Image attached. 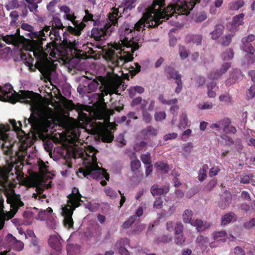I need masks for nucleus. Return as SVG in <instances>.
I'll list each match as a JSON object with an SVG mask.
<instances>
[{
    "mask_svg": "<svg viewBox=\"0 0 255 255\" xmlns=\"http://www.w3.org/2000/svg\"><path fill=\"white\" fill-rule=\"evenodd\" d=\"M137 9L139 12L145 10L142 17L134 26H126L124 30H121V43H115L112 48L108 49L104 54L105 58L116 66H122L133 60V52L140 47L133 37L135 31H143L145 27L155 28L159 25V0H154L151 5L147 8L144 4H140Z\"/></svg>",
    "mask_w": 255,
    "mask_h": 255,
    "instance_id": "nucleus-1",
    "label": "nucleus"
},
{
    "mask_svg": "<svg viewBox=\"0 0 255 255\" xmlns=\"http://www.w3.org/2000/svg\"><path fill=\"white\" fill-rule=\"evenodd\" d=\"M68 106L71 110H75L78 112L80 120L84 121L88 119L87 114L83 112V111H87L86 106L79 103L75 104L71 100L69 101Z\"/></svg>",
    "mask_w": 255,
    "mask_h": 255,
    "instance_id": "nucleus-15",
    "label": "nucleus"
},
{
    "mask_svg": "<svg viewBox=\"0 0 255 255\" xmlns=\"http://www.w3.org/2000/svg\"><path fill=\"white\" fill-rule=\"evenodd\" d=\"M255 96V85H252L247 93L248 99H252Z\"/></svg>",
    "mask_w": 255,
    "mask_h": 255,
    "instance_id": "nucleus-61",
    "label": "nucleus"
},
{
    "mask_svg": "<svg viewBox=\"0 0 255 255\" xmlns=\"http://www.w3.org/2000/svg\"><path fill=\"white\" fill-rule=\"evenodd\" d=\"M244 4L243 0H238L230 3L229 7L231 10H238Z\"/></svg>",
    "mask_w": 255,
    "mask_h": 255,
    "instance_id": "nucleus-34",
    "label": "nucleus"
},
{
    "mask_svg": "<svg viewBox=\"0 0 255 255\" xmlns=\"http://www.w3.org/2000/svg\"><path fill=\"white\" fill-rule=\"evenodd\" d=\"M202 40V36L200 34L193 35L191 36V41L197 45L201 44Z\"/></svg>",
    "mask_w": 255,
    "mask_h": 255,
    "instance_id": "nucleus-49",
    "label": "nucleus"
},
{
    "mask_svg": "<svg viewBox=\"0 0 255 255\" xmlns=\"http://www.w3.org/2000/svg\"><path fill=\"white\" fill-rule=\"evenodd\" d=\"M19 92L16 93L10 85H6L3 88L0 86V101L8 100L12 104L19 102L30 105L34 103L35 93L33 91L20 90Z\"/></svg>",
    "mask_w": 255,
    "mask_h": 255,
    "instance_id": "nucleus-4",
    "label": "nucleus"
},
{
    "mask_svg": "<svg viewBox=\"0 0 255 255\" xmlns=\"http://www.w3.org/2000/svg\"><path fill=\"white\" fill-rule=\"evenodd\" d=\"M233 35L231 34L226 35L222 38L221 44L223 46H228L232 41Z\"/></svg>",
    "mask_w": 255,
    "mask_h": 255,
    "instance_id": "nucleus-50",
    "label": "nucleus"
},
{
    "mask_svg": "<svg viewBox=\"0 0 255 255\" xmlns=\"http://www.w3.org/2000/svg\"><path fill=\"white\" fill-rule=\"evenodd\" d=\"M230 121L229 119H226L223 120L222 122V126H223V130L225 132L227 133H235L236 132V128L232 126H230L229 124Z\"/></svg>",
    "mask_w": 255,
    "mask_h": 255,
    "instance_id": "nucleus-24",
    "label": "nucleus"
},
{
    "mask_svg": "<svg viewBox=\"0 0 255 255\" xmlns=\"http://www.w3.org/2000/svg\"><path fill=\"white\" fill-rule=\"evenodd\" d=\"M144 92V89L142 87L136 86L130 88L129 89V95L130 97H132L134 96L135 93L142 94Z\"/></svg>",
    "mask_w": 255,
    "mask_h": 255,
    "instance_id": "nucleus-33",
    "label": "nucleus"
},
{
    "mask_svg": "<svg viewBox=\"0 0 255 255\" xmlns=\"http://www.w3.org/2000/svg\"><path fill=\"white\" fill-rule=\"evenodd\" d=\"M253 177V175L252 174L250 175H244L241 177L240 182L244 184L249 183L251 178Z\"/></svg>",
    "mask_w": 255,
    "mask_h": 255,
    "instance_id": "nucleus-63",
    "label": "nucleus"
},
{
    "mask_svg": "<svg viewBox=\"0 0 255 255\" xmlns=\"http://www.w3.org/2000/svg\"><path fill=\"white\" fill-rule=\"evenodd\" d=\"M6 239L13 245V248L15 251H20L23 249L24 244L23 242L17 241L11 234H8Z\"/></svg>",
    "mask_w": 255,
    "mask_h": 255,
    "instance_id": "nucleus-19",
    "label": "nucleus"
},
{
    "mask_svg": "<svg viewBox=\"0 0 255 255\" xmlns=\"http://www.w3.org/2000/svg\"><path fill=\"white\" fill-rule=\"evenodd\" d=\"M231 201V195L229 192H224L223 194L221 195V200L219 203V206L221 209H225L229 206Z\"/></svg>",
    "mask_w": 255,
    "mask_h": 255,
    "instance_id": "nucleus-21",
    "label": "nucleus"
},
{
    "mask_svg": "<svg viewBox=\"0 0 255 255\" xmlns=\"http://www.w3.org/2000/svg\"><path fill=\"white\" fill-rule=\"evenodd\" d=\"M255 226V218H253L250 221L245 222L244 224L243 227L247 229H250Z\"/></svg>",
    "mask_w": 255,
    "mask_h": 255,
    "instance_id": "nucleus-58",
    "label": "nucleus"
},
{
    "mask_svg": "<svg viewBox=\"0 0 255 255\" xmlns=\"http://www.w3.org/2000/svg\"><path fill=\"white\" fill-rule=\"evenodd\" d=\"M122 8L123 6H119V8L113 7L112 8V12L108 14L109 21H107L106 22H109L113 28L114 26L118 24V16L120 10H122Z\"/></svg>",
    "mask_w": 255,
    "mask_h": 255,
    "instance_id": "nucleus-17",
    "label": "nucleus"
},
{
    "mask_svg": "<svg viewBox=\"0 0 255 255\" xmlns=\"http://www.w3.org/2000/svg\"><path fill=\"white\" fill-rule=\"evenodd\" d=\"M48 243L50 246L57 252H60L62 250V245L59 237L53 235L49 238Z\"/></svg>",
    "mask_w": 255,
    "mask_h": 255,
    "instance_id": "nucleus-18",
    "label": "nucleus"
},
{
    "mask_svg": "<svg viewBox=\"0 0 255 255\" xmlns=\"http://www.w3.org/2000/svg\"><path fill=\"white\" fill-rule=\"evenodd\" d=\"M136 220V216L132 215L128 220L126 221L123 224V229H127L129 228L134 223Z\"/></svg>",
    "mask_w": 255,
    "mask_h": 255,
    "instance_id": "nucleus-36",
    "label": "nucleus"
},
{
    "mask_svg": "<svg viewBox=\"0 0 255 255\" xmlns=\"http://www.w3.org/2000/svg\"><path fill=\"white\" fill-rule=\"evenodd\" d=\"M193 216L192 211L190 209H187L185 210L182 215L183 220L185 223H190L191 224V222L192 220V217Z\"/></svg>",
    "mask_w": 255,
    "mask_h": 255,
    "instance_id": "nucleus-31",
    "label": "nucleus"
},
{
    "mask_svg": "<svg viewBox=\"0 0 255 255\" xmlns=\"http://www.w3.org/2000/svg\"><path fill=\"white\" fill-rule=\"evenodd\" d=\"M2 40L8 44L16 45L19 43V40L16 39V36L12 34L3 36Z\"/></svg>",
    "mask_w": 255,
    "mask_h": 255,
    "instance_id": "nucleus-29",
    "label": "nucleus"
},
{
    "mask_svg": "<svg viewBox=\"0 0 255 255\" xmlns=\"http://www.w3.org/2000/svg\"><path fill=\"white\" fill-rule=\"evenodd\" d=\"M217 183V180L216 179H212L206 185V189L208 191L212 190L216 185Z\"/></svg>",
    "mask_w": 255,
    "mask_h": 255,
    "instance_id": "nucleus-60",
    "label": "nucleus"
},
{
    "mask_svg": "<svg viewBox=\"0 0 255 255\" xmlns=\"http://www.w3.org/2000/svg\"><path fill=\"white\" fill-rule=\"evenodd\" d=\"M188 119L187 115L185 114H183L180 117V123L179 124V128H185L187 126Z\"/></svg>",
    "mask_w": 255,
    "mask_h": 255,
    "instance_id": "nucleus-43",
    "label": "nucleus"
},
{
    "mask_svg": "<svg viewBox=\"0 0 255 255\" xmlns=\"http://www.w3.org/2000/svg\"><path fill=\"white\" fill-rule=\"evenodd\" d=\"M222 59L224 61H228L232 59L234 57V52L231 49H228L222 53Z\"/></svg>",
    "mask_w": 255,
    "mask_h": 255,
    "instance_id": "nucleus-35",
    "label": "nucleus"
},
{
    "mask_svg": "<svg viewBox=\"0 0 255 255\" xmlns=\"http://www.w3.org/2000/svg\"><path fill=\"white\" fill-rule=\"evenodd\" d=\"M244 16V14L243 13H241L238 15H236L233 17V22L235 25H240L241 24L243 17Z\"/></svg>",
    "mask_w": 255,
    "mask_h": 255,
    "instance_id": "nucleus-54",
    "label": "nucleus"
},
{
    "mask_svg": "<svg viewBox=\"0 0 255 255\" xmlns=\"http://www.w3.org/2000/svg\"><path fill=\"white\" fill-rule=\"evenodd\" d=\"M99 85V83L97 81L94 80L88 84V89L91 91H95L97 89Z\"/></svg>",
    "mask_w": 255,
    "mask_h": 255,
    "instance_id": "nucleus-56",
    "label": "nucleus"
},
{
    "mask_svg": "<svg viewBox=\"0 0 255 255\" xmlns=\"http://www.w3.org/2000/svg\"><path fill=\"white\" fill-rule=\"evenodd\" d=\"M68 200L67 204L62 207V215L64 217V224L65 226L69 228L73 226L74 222L72 219V215L74 211L76 208L80 207L81 205V202L82 197L78 188L74 187L71 194L67 196Z\"/></svg>",
    "mask_w": 255,
    "mask_h": 255,
    "instance_id": "nucleus-5",
    "label": "nucleus"
},
{
    "mask_svg": "<svg viewBox=\"0 0 255 255\" xmlns=\"http://www.w3.org/2000/svg\"><path fill=\"white\" fill-rule=\"evenodd\" d=\"M10 127L8 125H0V140L3 141L1 145V149L3 153L5 155H10L12 154V145L8 140V135L6 133L7 131L10 130Z\"/></svg>",
    "mask_w": 255,
    "mask_h": 255,
    "instance_id": "nucleus-11",
    "label": "nucleus"
},
{
    "mask_svg": "<svg viewBox=\"0 0 255 255\" xmlns=\"http://www.w3.org/2000/svg\"><path fill=\"white\" fill-rule=\"evenodd\" d=\"M191 225L196 227L198 232L202 231L208 228L206 223H204L202 220L199 219L193 220L191 222Z\"/></svg>",
    "mask_w": 255,
    "mask_h": 255,
    "instance_id": "nucleus-27",
    "label": "nucleus"
},
{
    "mask_svg": "<svg viewBox=\"0 0 255 255\" xmlns=\"http://www.w3.org/2000/svg\"><path fill=\"white\" fill-rule=\"evenodd\" d=\"M129 240L127 238H122L118 240L115 245V248L118 251L121 249H125L126 246H129Z\"/></svg>",
    "mask_w": 255,
    "mask_h": 255,
    "instance_id": "nucleus-25",
    "label": "nucleus"
},
{
    "mask_svg": "<svg viewBox=\"0 0 255 255\" xmlns=\"http://www.w3.org/2000/svg\"><path fill=\"white\" fill-rule=\"evenodd\" d=\"M21 28L29 32L25 33L26 36L32 39L30 41L29 51L33 52V54L37 60L35 63L36 67L40 71H46L48 69L49 60L47 58V53L45 52L43 48V40L45 38H42L44 34L41 30L39 31H33V27L25 23L21 24Z\"/></svg>",
    "mask_w": 255,
    "mask_h": 255,
    "instance_id": "nucleus-2",
    "label": "nucleus"
},
{
    "mask_svg": "<svg viewBox=\"0 0 255 255\" xmlns=\"http://www.w3.org/2000/svg\"><path fill=\"white\" fill-rule=\"evenodd\" d=\"M17 163H19V165H16L14 167V170L15 171V174L16 175V177H20L23 178L24 176V174L22 173V169L23 166V164L19 161H18L17 163H11L10 165L9 166V168H11L10 170L12 169V168L14 167L15 164Z\"/></svg>",
    "mask_w": 255,
    "mask_h": 255,
    "instance_id": "nucleus-26",
    "label": "nucleus"
},
{
    "mask_svg": "<svg viewBox=\"0 0 255 255\" xmlns=\"http://www.w3.org/2000/svg\"><path fill=\"white\" fill-rule=\"evenodd\" d=\"M10 169L5 168H0V186L6 187L8 185V174Z\"/></svg>",
    "mask_w": 255,
    "mask_h": 255,
    "instance_id": "nucleus-20",
    "label": "nucleus"
},
{
    "mask_svg": "<svg viewBox=\"0 0 255 255\" xmlns=\"http://www.w3.org/2000/svg\"><path fill=\"white\" fill-rule=\"evenodd\" d=\"M6 201L7 203L10 205L11 212L12 217L17 212L20 207L24 206V203L21 201L20 196L16 194L14 191L11 192L7 196Z\"/></svg>",
    "mask_w": 255,
    "mask_h": 255,
    "instance_id": "nucleus-13",
    "label": "nucleus"
},
{
    "mask_svg": "<svg viewBox=\"0 0 255 255\" xmlns=\"http://www.w3.org/2000/svg\"><path fill=\"white\" fill-rule=\"evenodd\" d=\"M9 122L11 124L12 128H13V130L14 131H23L21 129V128L22 127V123L21 122L18 121V124H19V126H17L16 121L14 119H10L9 120Z\"/></svg>",
    "mask_w": 255,
    "mask_h": 255,
    "instance_id": "nucleus-46",
    "label": "nucleus"
},
{
    "mask_svg": "<svg viewBox=\"0 0 255 255\" xmlns=\"http://www.w3.org/2000/svg\"><path fill=\"white\" fill-rule=\"evenodd\" d=\"M114 138V134L112 132L106 130L102 134V139L103 142L110 143L111 142Z\"/></svg>",
    "mask_w": 255,
    "mask_h": 255,
    "instance_id": "nucleus-30",
    "label": "nucleus"
},
{
    "mask_svg": "<svg viewBox=\"0 0 255 255\" xmlns=\"http://www.w3.org/2000/svg\"><path fill=\"white\" fill-rule=\"evenodd\" d=\"M201 0H172V3L169 5L166 9H162L164 6L165 0H160V19L169 18L174 16V14L178 15H188L190 11L193 8L196 3Z\"/></svg>",
    "mask_w": 255,
    "mask_h": 255,
    "instance_id": "nucleus-3",
    "label": "nucleus"
},
{
    "mask_svg": "<svg viewBox=\"0 0 255 255\" xmlns=\"http://www.w3.org/2000/svg\"><path fill=\"white\" fill-rule=\"evenodd\" d=\"M50 26H45L41 30L43 32L44 35L41 36L42 38H45L43 41L46 40L47 36L50 37V39L52 41L49 43H47L46 48L45 49L47 53L50 52V55H52V50L57 48L58 45L60 44L62 42V38L60 35L59 31L60 29L51 28Z\"/></svg>",
    "mask_w": 255,
    "mask_h": 255,
    "instance_id": "nucleus-9",
    "label": "nucleus"
},
{
    "mask_svg": "<svg viewBox=\"0 0 255 255\" xmlns=\"http://www.w3.org/2000/svg\"><path fill=\"white\" fill-rule=\"evenodd\" d=\"M184 226L183 224L180 222H177L175 224L174 231L175 235L182 234L183 232Z\"/></svg>",
    "mask_w": 255,
    "mask_h": 255,
    "instance_id": "nucleus-42",
    "label": "nucleus"
},
{
    "mask_svg": "<svg viewBox=\"0 0 255 255\" xmlns=\"http://www.w3.org/2000/svg\"><path fill=\"white\" fill-rule=\"evenodd\" d=\"M28 3V7L31 12L36 11L38 8V4L37 3L34 2V0H25Z\"/></svg>",
    "mask_w": 255,
    "mask_h": 255,
    "instance_id": "nucleus-45",
    "label": "nucleus"
},
{
    "mask_svg": "<svg viewBox=\"0 0 255 255\" xmlns=\"http://www.w3.org/2000/svg\"><path fill=\"white\" fill-rule=\"evenodd\" d=\"M240 71L238 69H235L230 74L229 80L231 82L234 83L237 80H238L240 76Z\"/></svg>",
    "mask_w": 255,
    "mask_h": 255,
    "instance_id": "nucleus-41",
    "label": "nucleus"
},
{
    "mask_svg": "<svg viewBox=\"0 0 255 255\" xmlns=\"http://www.w3.org/2000/svg\"><path fill=\"white\" fill-rule=\"evenodd\" d=\"M65 16L66 19L71 21L74 25V27L68 26L67 30L72 34L77 36L80 35L81 34V31L86 26L85 23L83 22H79L78 20H76V16L74 13H71L70 12Z\"/></svg>",
    "mask_w": 255,
    "mask_h": 255,
    "instance_id": "nucleus-12",
    "label": "nucleus"
},
{
    "mask_svg": "<svg viewBox=\"0 0 255 255\" xmlns=\"http://www.w3.org/2000/svg\"><path fill=\"white\" fill-rule=\"evenodd\" d=\"M160 173L166 174L171 169L168 164L163 162H160Z\"/></svg>",
    "mask_w": 255,
    "mask_h": 255,
    "instance_id": "nucleus-51",
    "label": "nucleus"
},
{
    "mask_svg": "<svg viewBox=\"0 0 255 255\" xmlns=\"http://www.w3.org/2000/svg\"><path fill=\"white\" fill-rule=\"evenodd\" d=\"M231 66V62H226L223 63L219 69L221 74H224L230 68Z\"/></svg>",
    "mask_w": 255,
    "mask_h": 255,
    "instance_id": "nucleus-59",
    "label": "nucleus"
},
{
    "mask_svg": "<svg viewBox=\"0 0 255 255\" xmlns=\"http://www.w3.org/2000/svg\"><path fill=\"white\" fill-rule=\"evenodd\" d=\"M99 80L103 87L100 95L101 100L104 101V97L108 94H118V89L121 85V82L118 79L113 77L108 73L107 77H100Z\"/></svg>",
    "mask_w": 255,
    "mask_h": 255,
    "instance_id": "nucleus-8",
    "label": "nucleus"
},
{
    "mask_svg": "<svg viewBox=\"0 0 255 255\" xmlns=\"http://www.w3.org/2000/svg\"><path fill=\"white\" fill-rule=\"evenodd\" d=\"M196 242L200 246H205L209 243V241L207 238L203 236H199L197 238Z\"/></svg>",
    "mask_w": 255,
    "mask_h": 255,
    "instance_id": "nucleus-47",
    "label": "nucleus"
},
{
    "mask_svg": "<svg viewBox=\"0 0 255 255\" xmlns=\"http://www.w3.org/2000/svg\"><path fill=\"white\" fill-rule=\"evenodd\" d=\"M93 163L89 166H86L85 168L80 167L79 168V172L82 173L84 177L88 175H91L94 179H100L105 178L106 180L109 181L110 175L107 172L105 169L100 168L97 163V158L93 154L92 157Z\"/></svg>",
    "mask_w": 255,
    "mask_h": 255,
    "instance_id": "nucleus-7",
    "label": "nucleus"
},
{
    "mask_svg": "<svg viewBox=\"0 0 255 255\" xmlns=\"http://www.w3.org/2000/svg\"><path fill=\"white\" fill-rule=\"evenodd\" d=\"M9 16L11 18V22L16 23L19 16L18 12L16 10H13L10 12Z\"/></svg>",
    "mask_w": 255,
    "mask_h": 255,
    "instance_id": "nucleus-62",
    "label": "nucleus"
},
{
    "mask_svg": "<svg viewBox=\"0 0 255 255\" xmlns=\"http://www.w3.org/2000/svg\"><path fill=\"white\" fill-rule=\"evenodd\" d=\"M39 172L43 174L47 173L48 171V166L46 165L42 160L38 161Z\"/></svg>",
    "mask_w": 255,
    "mask_h": 255,
    "instance_id": "nucleus-40",
    "label": "nucleus"
},
{
    "mask_svg": "<svg viewBox=\"0 0 255 255\" xmlns=\"http://www.w3.org/2000/svg\"><path fill=\"white\" fill-rule=\"evenodd\" d=\"M104 190L106 195L112 198H115L118 197V194L116 192L111 188H105Z\"/></svg>",
    "mask_w": 255,
    "mask_h": 255,
    "instance_id": "nucleus-53",
    "label": "nucleus"
},
{
    "mask_svg": "<svg viewBox=\"0 0 255 255\" xmlns=\"http://www.w3.org/2000/svg\"><path fill=\"white\" fill-rule=\"evenodd\" d=\"M185 241V237L182 234H177L175 235V237L174 238V242L178 246H183Z\"/></svg>",
    "mask_w": 255,
    "mask_h": 255,
    "instance_id": "nucleus-39",
    "label": "nucleus"
},
{
    "mask_svg": "<svg viewBox=\"0 0 255 255\" xmlns=\"http://www.w3.org/2000/svg\"><path fill=\"white\" fill-rule=\"evenodd\" d=\"M143 120L146 123H149L151 120V117L150 114L145 110L143 111Z\"/></svg>",
    "mask_w": 255,
    "mask_h": 255,
    "instance_id": "nucleus-64",
    "label": "nucleus"
},
{
    "mask_svg": "<svg viewBox=\"0 0 255 255\" xmlns=\"http://www.w3.org/2000/svg\"><path fill=\"white\" fill-rule=\"evenodd\" d=\"M52 23V28H57V29H63L64 28V26L63 25L61 20L58 17H54L53 18Z\"/></svg>",
    "mask_w": 255,
    "mask_h": 255,
    "instance_id": "nucleus-37",
    "label": "nucleus"
},
{
    "mask_svg": "<svg viewBox=\"0 0 255 255\" xmlns=\"http://www.w3.org/2000/svg\"><path fill=\"white\" fill-rule=\"evenodd\" d=\"M157 133V130L151 126H148L142 130V133L147 136H155Z\"/></svg>",
    "mask_w": 255,
    "mask_h": 255,
    "instance_id": "nucleus-32",
    "label": "nucleus"
},
{
    "mask_svg": "<svg viewBox=\"0 0 255 255\" xmlns=\"http://www.w3.org/2000/svg\"><path fill=\"white\" fill-rule=\"evenodd\" d=\"M255 36L253 34H250L247 37H245L242 39V49L246 52L250 53L251 54L254 53L255 49L252 46L251 42L255 40Z\"/></svg>",
    "mask_w": 255,
    "mask_h": 255,
    "instance_id": "nucleus-16",
    "label": "nucleus"
},
{
    "mask_svg": "<svg viewBox=\"0 0 255 255\" xmlns=\"http://www.w3.org/2000/svg\"><path fill=\"white\" fill-rule=\"evenodd\" d=\"M234 215L235 214L233 213L225 215L222 219V225L225 226L230 223L234 217Z\"/></svg>",
    "mask_w": 255,
    "mask_h": 255,
    "instance_id": "nucleus-38",
    "label": "nucleus"
},
{
    "mask_svg": "<svg viewBox=\"0 0 255 255\" xmlns=\"http://www.w3.org/2000/svg\"><path fill=\"white\" fill-rule=\"evenodd\" d=\"M52 119V115L47 110L42 108H36L32 112L30 117L28 119V124H30L31 128H38L41 123L46 128H53L54 123Z\"/></svg>",
    "mask_w": 255,
    "mask_h": 255,
    "instance_id": "nucleus-6",
    "label": "nucleus"
},
{
    "mask_svg": "<svg viewBox=\"0 0 255 255\" xmlns=\"http://www.w3.org/2000/svg\"><path fill=\"white\" fill-rule=\"evenodd\" d=\"M85 15L83 18V20L82 22H83L84 23L85 22L89 21H94L93 18V15L90 13L89 10L87 9H86L85 10Z\"/></svg>",
    "mask_w": 255,
    "mask_h": 255,
    "instance_id": "nucleus-55",
    "label": "nucleus"
},
{
    "mask_svg": "<svg viewBox=\"0 0 255 255\" xmlns=\"http://www.w3.org/2000/svg\"><path fill=\"white\" fill-rule=\"evenodd\" d=\"M221 74L219 70L212 72L209 75V78L211 79H217L221 77Z\"/></svg>",
    "mask_w": 255,
    "mask_h": 255,
    "instance_id": "nucleus-57",
    "label": "nucleus"
},
{
    "mask_svg": "<svg viewBox=\"0 0 255 255\" xmlns=\"http://www.w3.org/2000/svg\"><path fill=\"white\" fill-rule=\"evenodd\" d=\"M165 72L169 78L174 79L175 80L177 87L175 89V92L179 93L181 91L183 87L181 75L176 70L170 66L165 68Z\"/></svg>",
    "mask_w": 255,
    "mask_h": 255,
    "instance_id": "nucleus-14",
    "label": "nucleus"
},
{
    "mask_svg": "<svg viewBox=\"0 0 255 255\" xmlns=\"http://www.w3.org/2000/svg\"><path fill=\"white\" fill-rule=\"evenodd\" d=\"M141 163L139 160H134L130 163L131 169L132 171L135 172L140 167Z\"/></svg>",
    "mask_w": 255,
    "mask_h": 255,
    "instance_id": "nucleus-48",
    "label": "nucleus"
},
{
    "mask_svg": "<svg viewBox=\"0 0 255 255\" xmlns=\"http://www.w3.org/2000/svg\"><path fill=\"white\" fill-rule=\"evenodd\" d=\"M48 216V213L46 211L41 210L38 213L36 219L40 221H44Z\"/></svg>",
    "mask_w": 255,
    "mask_h": 255,
    "instance_id": "nucleus-52",
    "label": "nucleus"
},
{
    "mask_svg": "<svg viewBox=\"0 0 255 255\" xmlns=\"http://www.w3.org/2000/svg\"><path fill=\"white\" fill-rule=\"evenodd\" d=\"M193 149V145L191 142H188L185 144L183 147V155L184 156H188L192 151Z\"/></svg>",
    "mask_w": 255,
    "mask_h": 255,
    "instance_id": "nucleus-44",
    "label": "nucleus"
},
{
    "mask_svg": "<svg viewBox=\"0 0 255 255\" xmlns=\"http://www.w3.org/2000/svg\"><path fill=\"white\" fill-rule=\"evenodd\" d=\"M224 26L221 24H217L215 26L214 29L210 33L212 39L216 40L220 37L223 34Z\"/></svg>",
    "mask_w": 255,
    "mask_h": 255,
    "instance_id": "nucleus-23",
    "label": "nucleus"
},
{
    "mask_svg": "<svg viewBox=\"0 0 255 255\" xmlns=\"http://www.w3.org/2000/svg\"><path fill=\"white\" fill-rule=\"evenodd\" d=\"M134 66H130L129 67L128 73L125 75V78L128 80L129 78H133L135 75L138 73L140 71V66L138 63H134Z\"/></svg>",
    "mask_w": 255,
    "mask_h": 255,
    "instance_id": "nucleus-22",
    "label": "nucleus"
},
{
    "mask_svg": "<svg viewBox=\"0 0 255 255\" xmlns=\"http://www.w3.org/2000/svg\"><path fill=\"white\" fill-rule=\"evenodd\" d=\"M94 25L90 36L96 41L102 40L105 36L110 35L113 30L109 22L100 21L98 24L95 22Z\"/></svg>",
    "mask_w": 255,
    "mask_h": 255,
    "instance_id": "nucleus-10",
    "label": "nucleus"
},
{
    "mask_svg": "<svg viewBox=\"0 0 255 255\" xmlns=\"http://www.w3.org/2000/svg\"><path fill=\"white\" fill-rule=\"evenodd\" d=\"M136 0H124L122 4L123 5V12H128V10H131L135 7L133 5Z\"/></svg>",
    "mask_w": 255,
    "mask_h": 255,
    "instance_id": "nucleus-28",
    "label": "nucleus"
}]
</instances>
